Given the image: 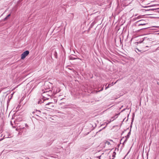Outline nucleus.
Masks as SVG:
<instances>
[{"label":"nucleus","mask_w":159,"mask_h":159,"mask_svg":"<svg viewBox=\"0 0 159 159\" xmlns=\"http://www.w3.org/2000/svg\"><path fill=\"white\" fill-rule=\"evenodd\" d=\"M105 127H104L103 128V129H104V128H105Z\"/></svg>","instance_id":"bb28decb"},{"label":"nucleus","mask_w":159,"mask_h":159,"mask_svg":"<svg viewBox=\"0 0 159 159\" xmlns=\"http://www.w3.org/2000/svg\"><path fill=\"white\" fill-rule=\"evenodd\" d=\"M54 55L55 58H57V55L56 51H55L54 52Z\"/></svg>","instance_id":"f8f14e48"},{"label":"nucleus","mask_w":159,"mask_h":159,"mask_svg":"<svg viewBox=\"0 0 159 159\" xmlns=\"http://www.w3.org/2000/svg\"><path fill=\"white\" fill-rule=\"evenodd\" d=\"M29 53V51L26 50L21 55V59H24Z\"/></svg>","instance_id":"7ed1b4c3"},{"label":"nucleus","mask_w":159,"mask_h":159,"mask_svg":"<svg viewBox=\"0 0 159 159\" xmlns=\"http://www.w3.org/2000/svg\"><path fill=\"white\" fill-rule=\"evenodd\" d=\"M116 82H117V81H116V82H115L114 83L113 82H112L111 84H108V85L107 87H106V86H107V84H106L105 85L106 87L105 88V90L107 89L108 88H109L110 87H111V86H112L113 85H114V84H116Z\"/></svg>","instance_id":"0eeeda50"},{"label":"nucleus","mask_w":159,"mask_h":159,"mask_svg":"<svg viewBox=\"0 0 159 159\" xmlns=\"http://www.w3.org/2000/svg\"><path fill=\"white\" fill-rule=\"evenodd\" d=\"M157 84L158 85H159V82H157Z\"/></svg>","instance_id":"5701e85b"},{"label":"nucleus","mask_w":159,"mask_h":159,"mask_svg":"<svg viewBox=\"0 0 159 159\" xmlns=\"http://www.w3.org/2000/svg\"><path fill=\"white\" fill-rule=\"evenodd\" d=\"M128 139L126 138V139L125 140L123 143V145H124V143H125L127 142Z\"/></svg>","instance_id":"a211bd4d"},{"label":"nucleus","mask_w":159,"mask_h":159,"mask_svg":"<svg viewBox=\"0 0 159 159\" xmlns=\"http://www.w3.org/2000/svg\"><path fill=\"white\" fill-rule=\"evenodd\" d=\"M130 134L131 130H130L129 132L128 133L127 135L126 136H125L126 138L127 139H128L130 135Z\"/></svg>","instance_id":"9d476101"},{"label":"nucleus","mask_w":159,"mask_h":159,"mask_svg":"<svg viewBox=\"0 0 159 159\" xmlns=\"http://www.w3.org/2000/svg\"><path fill=\"white\" fill-rule=\"evenodd\" d=\"M149 152V150H148V153L147 154V159H148V153Z\"/></svg>","instance_id":"412c9836"},{"label":"nucleus","mask_w":159,"mask_h":159,"mask_svg":"<svg viewBox=\"0 0 159 159\" xmlns=\"http://www.w3.org/2000/svg\"><path fill=\"white\" fill-rule=\"evenodd\" d=\"M52 92L51 91L44 92L42 94L43 98H45L46 100H48Z\"/></svg>","instance_id":"f03ea898"},{"label":"nucleus","mask_w":159,"mask_h":159,"mask_svg":"<svg viewBox=\"0 0 159 159\" xmlns=\"http://www.w3.org/2000/svg\"><path fill=\"white\" fill-rule=\"evenodd\" d=\"M148 39H149L148 38L147 39V37H144V38L143 41L144 42V43H145L146 42V41L147 40H148Z\"/></svg>","instance_id":"ddd939ff"},{"label":"nucleus","mask_w":159,"mask_h":159,"mask_svg":"<svg viewBox=\"0 0 159 159\" xmlns=\"http://www.w3.org/2000/svg\"><path fill=\"white\" fill-rule=\"evenodd\" d=\"M149 7V6H147V7Z\"/></svg>","instance_id":"393cba45"},{"label":"nucleus","mask_w":159,"mask_h":159,"mask_svg":"<svg viewBox=\"0 0 159 159\" xmlns=\"http://www.w3.org/2000/svg\"><path fill=\"white\" fill-rule=\"evenodd\" d=\"M8 138V137H5V136H4L3 138H2V139H0V141H2L3 139V138Z\"/></svg>","instance_id":"6ab92c4d"},{"label":"nucleus","mask_w":159,"mask_h":159,"mask_svg":"<svg viewBox=\"0 0 159 159\" xmlns=\"http://www.w3.org/2000/svg\"><path fill=\"white\" fill-rule=\"evenodd\" d=\"M152 27H149V28H152Z\"/></svg>","instance_id":"c756f323"},{"label":"nucleus","mask_w":159,"mask_h":159,"mask_svg":"<svg viewBox=\"0 0 159 159\" xmlns=\"http://www.w3.org/2000/svg\"><path fill=\"white\" fill-rule=\"evenodd\" d=\"M105 143L107 144L108 145H109L111 144L110 142L108 141H106V142H105Z\"/></svg>","instance_id":"2eb2a0df"},{"label":"nucleus","mask_w":159,"mask_h":159,"mask_svg":"<svg viewBox=\"0 0 159 159\" xmlns=\"http://www.w3.org/2000/svg\"><path fill=\"white\" fill-rule=\"evenodd\" d=\"M146 10V11H147V10ZM149 9H148V10H147V11H149Z\"/></svg>","instance_id":"cd10ccee"},{"label":"nucleus","mask_w":159,"mask_h":159,"mask_svg":"<svg viewBox=\"0 0 159 159\" xmlns=\"http://www.w3.org/2000/svg\"><path fill=\"white\" fill-rule=\"evenodd\" d=\"M114 120V119H111H111H110V121L108 122V123H107V125L108 124L110 123L111 121H113V120Z\"/></svg>","instance_id":"f3484780"},{"label":"nucleus","mask_w":159,"mask_h":159,"mask_svg":"<svg viewBox=\"0 0 159 159\" xmlns=\"http://www.w3.org/2000/svg\"><path fill=\"white\" fill-rule=\"evenodd\" d=\"M93 23H92L90 27H92L93 26Z\"/></svg>","instance_id":"aec40b11"},{"label":"nucleus","mask_w":159,"mask_h":159,"mask_svg":"<svg viewBox=\"0 0 159 159\" xmlns=\"http://www.w3.org/2000/svg\"><path fill=\"white\" fill-rule=\"evenodd\" d=\"M155 3H154V4H152V5H154V4H155Z\"/></svg>","instance_id":"b1692460"},{"label":"nucleus","mask_w":159,"mask_h":159,"mask_svg":"<svg viewBox=\"0 0 159 159\" xmlns=\"http://www.w3.org/2000/svg\"><path fill=\"white\" fill-rule=\"evenodd\" d=\"M110 140V141H112V140Z\"/></svg>","instance_id":"c85d7f7f"},{"label":"nucleus","mask_w":159,"mask_h":159,"mask_svg":"<svg viewBox=\"0 0 159 159\" xmlns=\"http://www.w3.org/2000/svg\"><path fill=\"white\" fill-rule=\"evenodd\" d=\"M46 100V99L45 98H42L39 99L38 101L37 102V103L38 104H41L42 103H43L44 102L45 100Z\"/></svg>","instance_id":"423d86ee"},{"label":"nucleus","mask_w":159,"mask_h":159,"mask_svg":"<svg viewBox=\"0 0 159 159\" xmlns=\"http://www.w3.org/2000/svg\"><path fill=\"white\" fill-rule=\"evenodd\" d=\"M11 14H10L9 15H8L4 19L3 21H6L7 19H8V18L10 17L11 16Z\"/></svg>","instance_id":"9b49d317"},{"label":"nucleus","mask_w":159,"mask_h":159,"mask_svg":"<svg viewBox=\"0 0 159 159\" xmlns=\"http://www.w3.org/2000/svg\"><path fill=\"white\" fill-rule=\"evenodd\" d=\"M155 1H156V0H154V1H152V0H150V3H152V2H153V3H155V2H155Z\"/></svg>","instance_id":"dca6fc26"},{"label":"nucleus","mask_w":159,"mask_h":159,"mask_svg":"<svg viewBox=\"0 0 159 159\" xmlns=\"http://www.w3.org/2000/svg\"><path fill=\"white\" fill-rule=\"evenodd\" d=\"M120 114V113H118V114H116L115 116H113L112 118H111V119H114V120L115 119H116V118H117L118 115Z\"/></svg>","instance_id":"1a4fd4ad"},{"label":"nucleus","mask_w":159,"mask_h":159,"mask_svg":"<svg viewBox=\"0 0 159 159\" xmlns=\"http://www.w3.org/2000/svg\"><path fill=\"white\" fill-rule=\"evenodd\" d=\"M125 110V109H123V110L122 111H124Z\"/></svg>","instance_id":"a878e982"},{"label":"nucleus","mask_w":159,"mask_h":159,"mask_svg":"<svg viewBox=\"0 0 159 159\" xmlns=\"http://www.w3.org/2000/svg\"><path fill=\"white\" fill-rule=\"evenodd\" d=\"M33 113L35 114L36 115L39 116V115L41 116V113L40 110H36L34 111L33 112Z\"/></svg>","instance_id":"39448f33"},{"label":"nucleus","mask_w":159,"mask_h":159,"mask_svg":"<svg viewBox=\"0 0 159 159\" xmlns=\"http://www.w3.org/2000/svg\"><path fill=\"white\" fill-rule=\"evenodd\" d=\"M155 16H156V15H152L150 16V19L152 18H156V17Z\"/></svg>","instance_id":"4468645a"},{"label":"nucleus","mask_w":159,"mask_h":159,"mask_svg":"<svg viewBox=\"0 0 159 159\" xmlns=\"http://www.w3.org/2000/svg\"><path fill=\"white\" fill-rule=\"evenodd\" d=\"M144 21H145L143 20H142L139 21L138 22H142L139 24V25H145L146 24L144 23Z\"/></svg>","instance_id":"6e6552de"},{"label":"nucleus","mask_w":159,"mask_h":159,"mask_svg":"<svg viewBox=\"0 0 159 159\" xmlns=\"http://www.w3.org/2000/svg\"><path fill=\"white\" fill-rule=\"evenodd\" d=\"M45 107L47 108L51 109V107H53V103L52 102H49L45 104Z\"/></svg>","instance_id":"20e7f679"},{"label":"nucleus","mask_w":159,"mask_h":159,"mask_svg":"<svg viewBox=\"0 0 159 159\" xmlns=\"http://www.w3.org/2000/svg\"><path fill=\"white\" fill-rule=\"evenodd\" d=\"M25 125L26 127H28V125L26 124H25Z\"/></svg>","instance_id":"4be33fe9"},{"label":"nucleus","mask_w":159,"mask_h":159,"mask_svg":"<svg viewBox=\"0 0 159 159\" xmlns=\"http://www.w3.org/2000/svg\"><path fill=\"white\" fill-rule=\"evenodd\" d=\"M158 6L157 4L152 5L151 3H150V16L156 15L159 9Z\"/></svg>","instance_id":"f257e3e1"}]
</instances>
